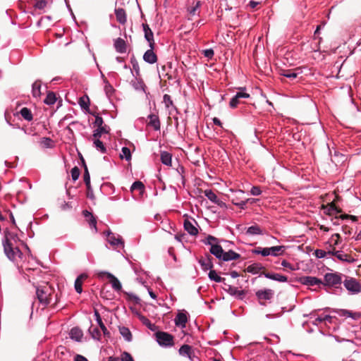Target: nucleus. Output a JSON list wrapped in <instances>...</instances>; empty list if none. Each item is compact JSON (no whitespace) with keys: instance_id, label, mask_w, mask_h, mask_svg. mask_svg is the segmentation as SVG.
I'll return each instance as SVG.
<instances>
[{"instance_id":"1","label":"nucleus","mask_w":361,"mask_h":361,"mask_svg":"<svg viewBox=\"0 0 361 361\" xmlns=\"http://www.w3.org/2000/svg\"><path fill=\"white\" fill-rule=\"evenodd\" d=\"M18 240L17 235L6 231L3 240L4 252L6 257L11 261L16 262L18 258H21L23 253L18 246L14 245Z\"/></svg>"},{"instance_id":"2","label":"nucleus","mask_w":361,"mask_h":361,"mask_svg":"<svg viewBox=\"0 0 361 361\" xmlns=\"http://www.w3.org/2000/svg\"><path fill=\"white\" fill-rule=\"evenodd\" d=\"M54 293V288L48 283L39 285L36 288L37 298L44 307L51 304V296Z\"/></svg>"},{"instance_id":"3","label":"nucleus","mask_w":361,"mask_h":361,"mask_svg":"<svg viewBox=\"0 0 361 361\" xmlns=\"http://www.w3.org/2000/svg\"><path fill=\"white\" fill-rule=\"evenodd\" d=\"M156 338L160 345L169 347L174 345L173 336L164 331H157L156 334Z\"/></svg>"},{"instance_id":"4","label":"nucleus","mask_w":361,"mask_h":361,"mask_svg":"<svg viewBox=\"0 0 361 361\" xmlns=\"http://www.w3.org/2000/svg\"><path fill=\"white\" fill-rule=\"evenodd\" d=\"M344 286L353 293L361 292V284L355 279H346L344 281Z\"/></svg>"},{"instance_id":"5","label":"nucleus","mask_w":361,"mask_h":361,"mask_svg":"<svg viewBox=\"0 0 361 361\" xmlns=\"http://www.w3.org/2000/svg\"><path fill=\"white\" fill-rule=\"evenodd\" d=\"M324 281L323 285L336 286L341 283V278L337 274L327 273L324 276Z\"/></svg>"},{"instance_id":"6","label":"nucleus","mask_w":361,"mask_h":361,"mask_svg":"<svg viewBox=\"0 0 361 361\" xmlns=\"http://www.w3.org/2000/svg\"><path fill=\"white\" fill-rule=\"evenodd\" d=\"M256 296L261 305H264L262 300H269L274 296V291L271 289L259 290L256 292Z\"/></svg>"},{"instance_id":"7","label":"nucleus","mask_w":361,"mask_h":361,"mask_svg":"<svg viewBox=\"0 0 361 361\" xmlns=\"http://www.w3.org/2000/svg\"><path fill=\"white\" fill-rule=\"evenodd\" d=\"M250 97V94L245 92H239L231 99L229 106L232 109L236 108L242 102V99Z\"/></svg>"},{"instance_id":"8","label":"nucleus","mask_w":361,"mask_h":361,"mask_svg":"<svg viewBox=\"0 0 361 361\" xmlns=\"http://www.w3.org/2000/svg\"><path fill=\"white\" fill-rule=\"evenodd\" d=\"M145 38L149 44V47L154 49L155 42L154 40V34L147 24H142Z\"/></svg>"},{"instance_id":"9","label":"nucleus","mask_w":361,"mask_h":361,"mask_svg":"<svg viewBox=\"0 0 361 361\" xmlns=\"http://www.w3.org/2000/svg\"><path fill=\"white\" fill-rule=\"evenodd\" d=\"M212 260L213 257L210 255L207 254L204 257L199 259V263L204 270H211L214 267Z\"/></svg>"},{"instance_id":"10","label":"nucleus","mask_w":361,"mask_h":361,"mask_svg":"<svg viewBox=\"0 0 361 361\" xmlns=\"http://www.w3.org/2000/svg\"><path fill=\"white\" fill-rule=\"evenodd\" d=\"M299 281L302 284L310 286L323 284L320 279L314 276H302L300 278Z\"/></svg>"},{"instance_id":"11","label":"nucleus","mask_w":361,"mask_h":361,"mask_svg":"<svg viewBox=\"0 0 361 361\" xmlns=\"http://www.w3.org/2000/svg\"><path fill=\"white\" fill-rule=\"evenodd\" d=\"M101 274H104L107 276L109 280L110 283L111 284L112 288L116 290L120 291L122 288L121 283L118 281V279L114 276L112 274L109 272H103Z\"/></svg>"},{"instance_id":"12","label":"nucleus","mask_w":361,"mask_h":361,"mask_svg":"<svg viewBox=\"0 0 361 361\" xmlns=\"http://www.w3.org/2000/svg\"><path fill=\"white\" fill-rule=\"evenodd\" d=\"M225 286H227V288H226V290L233 296L237 297L238 299H243L244 296L245 295L246 292L243 290H238L237 288L233 287L231 285L225 283Z\"/></svg>"},{"instance_id":"13","label":"nucleus","mask_w":361,"mask_h":361,"mask_svg":"<svg viewBox=\"0 0 361 361\" xmlns=\"http://www.w3.org/2000/svg\"><path fill=\"white\" fill-rule=\"evenodd\" d=\"M245 271L253 274L259 273L262 274V271H266V269L261 263L257 262L249 265Z\"/></svg>"},{"instance_id":"14","label":"nucleus","mask_w":361,"mask_h":361,"mask_svg":"<svg viewBox=\"0 0 361 361\" xmlns=\"http://www.w3.org/2000/svg\"><path fill=\"white\" fill-rule=\"evenodd\" d=\"M262 274L267 279L277 281L279 282H286L288 281L287 276L279 274H271L269 272H267V271H263Z\"/></svg>"},{"instance_id":"15","label":"nucleus","mask_w":361,"mask_h":361,"mask_svg":"<svg viewBox=\"0 0 361 361\" xmlns=\"http://www.w3.org/2000/svg\"><path fill=\"white\" fill-rule=\"evenodd\" d=\"M153 50L154 49L150 48L149 50L146 51L143 55L145 61L151 64L157 61V56Z\"/></svg>"},{"instance_id":"16","label":"nucleus","mask_w":361,"mask_h":361,"mask_svg":"<svg viewBox=\"0 0 361 361\" xmlns=\"http://www.w3.org/2000/svg\"><path fill=\"white\" fill-rule=\"evenodd\" d=\"M107 240L112 245H123V242L122 241V238L120 236L116 237L114 233L111 232L110 231L106 232Z\"/></svg>"},{"instance_id":"17","label":"nucleus","mask_w":361,"mask_h":361,"mask_svg":"<svg viewBox=\"0 0 361 361\" xmlns=\"http://www.w3.org/2000/svg\"><path fill=\"white\" fill-rule=\"evenodd\" d=\"M69 334L71 338L78 342L82 341V338L83 337V332L79 327H73V329H71Z\"/></svg>"},{"instance_id":"18","label":"nucleus","mask_w":361,"mask_h":361,"mask_svg":"<svg viewBox=\"0 0 361 361\" xmlns=\"http://www.w3.org/2000/svg\"><path fill=\"white\" fill-rule=\"evenodd\" d=\"M209 252L219 260L221 259L222 255L224 252L222 247L219 244L212 245V247L209 249Z\"/></svg>"},{"instance_id":"19","label":"nucleus","mask_w":361,"mask_h":361,"mask_svg":"<svg viewBox=\"0 0 361 361\" xmlns=\"http://www.w3.org/2000/svg\"><path fill=\"white\" fill-rule=\"evenodd\" d=\"M148 119H149L148 125L153 127V128L155 130H160L161 124H160V121H159L158 116H157L155 114H150L148 116Z\"/></svg>"},{"instance_id":"20","label":"nucleus","mask_w":361,"mask_h":361,"mask_svg":"<svg viewBox=\"0 0 361 361\" xmlns=\"http://www.w3.org/2000/svg\"><path fill=\"white\" fill-rule=\"evenodd\" d=\"M184 228L188 233L192 235H196L198 233L197 228L192 224V223L189 219H185L184 221Z\"/></svg>"},{"instance_id":"21","label":"nucleus","mask_w":361,"mask_h":361,"mask_svg":"<svg viewBox=\"0 0 361 361\" xmlns=\"http://www.w3.org/2000/svg\"><path fill=\"white\" fill-rule=\"evenodd\" d=\"M174 322L176 326L185 327L186 323L188 322V317L185 313L178 312L174 319Z\"/></svg>"},{"instance_id":"22","label":"nucleus","mask_w":361,"mask_h":361,"mask_svg":"<svg viewBox=\"0 0 361 361\" xmlns=\"http://www.w3.org/2000/svg\"><path fill=\"white\" fill-rule=\"evenodd\" d=\"M240 258V255L234 251L230 250L228 252H224L222 255V258L221 260L224 262H228L231 260H235Z\"/></svg>"},{"instance_id":"23","label":"nucleus","mask_w":361,"mask_h":361,"mask_svg":"<svg viewBox=\"0 0 361 361\" xmlns=\"http://www.w3.org/2000/svg\"><path fill=\"white\" fill-rule=\"evenodd\" d=\"M116 20L121 24H125L127 20L126 13L123 8H116L115 10Z\"/></svg>"},{"instance_id":"24","label":"nucleus","mask_w":361,"mask_h":361,"mask_svg":"<svg viewBox=\"0 0 361 361\" xmlns=\"http://www.w3.org/2000/svg\"><path fill=\"white\" fill-rule=\"evenodd\" d=\"M334 255L341 261L352 263L355 262V259L348 254L343 253L340 251H336Z\"/></svg>"},{"instance_id":"25","label":"nucleus","mask_w":361,"mask_h":361,"mask_svg":"<svg viewBox=\"0 0 361 361\" xmlns=\"http://www.w3.org/2000/svg\"><path fill=\"white\" fill-rule=\"evenodd\" d=\"M41 87H42V81L40 80H37L33 84L32 87V96L35 97H39L41 95Z\"/></svg>"},{"instance_id":"26","label":"nucleus","mask_w":361,"mask_h":361,"mask_svg":"<svg viewBox=\"0 0 361 361\" xmlns=\"http://www.w3.org/2000/svg\"><path fill=\"white\" fill-rule=\"evenodd\" d=\"M116 50L119 53H125L126 51V42L121 38H118L114 43Z\"/></svg>"},{"instance_id":"27","label":"nucleus","mask_w":361,"mask_h":361,"mask_svg":"<svg viewBox=\"0 0 361 361\" xmlns=\"http://www.w3.org/2000/svg\"><path fill=\"white\" fill-rule=\"evenodd\" d=\"M94 315L96 317V319H97V322L99 327L101 328V329L103 331L104 335L106 336H110V333L107 330V329L105 326V325L104 324V323H103V322L102 320V318L100 317V314H99V313L97 310L94 312Z\"/></svg>"},{"instance_id":"28","label":"nucleus","mask_w":361,"mask_h":361,"mask_svg":"<svg viewBox=\"0 0 361 361\" xmlns=\"http://www.w3.org/2000/svg\"><path fill=\"white\" fill-rule=\"evenodd\" d=\"M337 313L338 314L339 316L349 317H352L355 319H358L360 317V313L352 312L347 310H339L337 311Z\"/></svg>"},{"instance_id":"29","label":"nucleus","mask_w":361,"mask_h":361,"mask_svg":"<svg viewBox=\"0 0 361 361\" xmlns=\"http://www.w3.org/2000/svg\"><path fill=\"white\" fill-rule=\"evenodd\" d=\"M109 128L104 125V126L97 127V128L94 131L93 137H100L102 134L103 133H109Z\"/></svg>"},{"instance_id":"30","label":"nucleus","mask_w":361,"mask_h":361,"mask_svg":"<svg viewBox=\"0 0 361 361\" xmlns=\"http://www.w3.org/2000/svg\"><path fill=\"white\" fill-rule=\"evenodd\" d=\"M20 114L22 117L27 121H30L33 118L31 111L27 107L22 108L20 111Z\"/></svg>"},{"instance_id":"31","label":"nucleus","mask_w":361,"mask_h":361,"mask_svg":"<svg viewBox=\"0 0 361 361\" xmlns=\"http://www.w3.org/2000/svg\"><path fill=\"white\" fill-rule=\"evenodd\" d=\"M83 214L85 218L87 219V221H89L90 225L91 226H93L95 228V230H97V221L94 216L92 215V214L87 210L83 211Z\"/></svg>"},{"instance_id":"32","label":"nucleus","mask_w":361,"mask_h":361,"mask_svg":"<svg viewBox=\"0 0 361 361\" xmlns=\"http://www.w3.org/2000/svg\"><path fill=\"white\" fill-rule=\"evenodd\" d=\"M135 190H139L141 195L144 193L145 185L142 183V182L137 180L133 183L130 187V190L131 192H133Z\"/></svg>"},{"instance_id":"33","label":"nucleus","mask_w":361,"mask_h":361,"mask_svg":"<svg viewBox=\"0 0 361 361\" xmlns=\"http://www.w3.org/2000/svg\"><path fill=\"white\" fill-rule=\"evenodd\" d=\"M209 278L211 280L214 281L215 282L224 283V284L226 283H225L226 279L224 278H222V277L218 276L216 271L213 270L212 269L210 270V271L209 273Z\"/></svg>"},{"instance_id":"34","label":"nucleus","mask_w":361,"mask_h":361,"mask_svg":"<svg viewBox=\"0 0 361 361\" xmlns=\"http://www.w3.org/2000/svg\"><path fill=\"white\" fill-rule=\"evenodd\" d=\"M298 69L295 70H281V75H283L286 78H288L290 79H294L298 76L297 73Z\"/></svg>"},{"instance_id":"35","label":"nucleus","mask_w":361,"mask_h":361,"mask_svg":"<svg viewBox=\"0 0 361 361\" xmlns=\"http://www.w3.org/2000/svg\"><path fill=\"white\" fill-rule=\"evenodd\" d=\"M161 161L164 164L170 166L171 164V154L167 152H162L161 153Z\"/></svg>"},{"instance_id":"36","label":"nucleus","mask_w":361,"mask_h":361,"mask_svg":"<svg viewBox=\"0 0 361 361\" xmlns=\"http://www.w3.org/2000/svg\"><path fill=\"white\" fill-rule=\"evenodd\" d=\"M119 331L126 341H130L132 340V334L128 328L126 326L119 327Z\"/></svg>"},{"instance_id":"37","label":"nucleus","mask_w":361,"mask_h":361,"mask_svg":"<svg viewBox=\"0 0 361 361\" xmlns=\"http://www.w3.org/2000/svg\"><path fill=\"white\" fill-rule=\"evenodd\" d=\"M192 351V347L187 344L183 345L178 350L180 355L186 357L190 356V353H191Z\"/></svg>"},{"instance_id":"38","label":"nucleus","mask_w":361,"mask_h":361,"mask_svg":"<svg viewBox=\"0 0 361 361\" xmlns=\"http://www.w3.org/2000/svg\"><path fill=\"white\" fill-rule=\"evenodd\" d=\"M246 233L248 235H259V234L262 233V231L259 226L254 225V226H250L247 228Z\"/></svg>"},{"instance_id":"39","label":"nucleus","mask_w":361,"mask_h":361,"mask_svg":"<svg viewBox=\"0 0 361 361\" xmlns=\"http://www.w3.org/2000/svg\"><path fill=\"white\" fill-rule=\"evenodd\" d=\"M56 101V94L53 92H48L47 97L44 99V103L48 105L54 104Z\"/></svg>"},{"instance_id":"40","label":"nucleus","mask_w":361,"mask_h":361,"mask_svg":"<svg viewBox=\"0 0 361 361\" xmlns=\"http://www.w3.org/2000/svg\"><path fill=\"white\" fill-rule=\"evenodd\" d=\"M271 255L273 256H279L284 252L285 247L284 246H274L269 247Z\"/></svg>"},{"instance_id":"41","label":"nucleus","mask_w":361,"mask_h":361,"mask_svg":"<svg viewBox=\"0 0 361 361\" xmlns=\"http://www.w3.org/2000/svg\"><path fill=\"white\" fill-rule=\"evenodd\" d=\"M94 145L101 152L105 153L106 152L105 146L99 137H94Z\"/></svg>"},{"instance_id":"42","label":"nucleus","mask_w":361,"mask_h":361,"mask_svg":"<svg viewBox=\"0 0 361 361\" xmlns=\"http://www.w3.org/2000/svg\"><path fill=\"white\" fill-rule=\"evenodd\" d=\"M79 104L85 110L89 109L90 99L87 96L82 97L79 99Z\"/></svg>"},{"instance_id":"43","label":"nucleus","mask_w":361,"mask_h":361,"mask_svg":"<svg viewBox=\"0 0 361 361\" xmlns=\"http://www.w3.org/2000/svg\"><path fill=\"white\" fill-rule=\"evenodd\" d=\"M89 332L94 339H100L101 333L97 327L91 326L90 328L89 329Z\"/></svg>"},{"instance_id":"44","label":"nucleus","mask_w":361,"mask_h":361,"mask_svg":"<svg viewBox=\"0 0 361 361\" xmlns=\"http://www.w3.org/2000/svg\"><path fill=\"white\" fill-rule=\"evenodd\" d=\"M204 194L212 202H217L218 197L212 190H204Z\"/></svg>"},{"instance_id":"45","label":"nucleus","mask_w":361,"mask_h":361,"mask_svg":"<svg viewBox=\"0 0 361 361\" xmlns=\"http://www.w3.org/2000/svg\"><path fill=\"white\" fill-rule=\"evenodd\" d=\"M122 154H120V158L123 159V158L126 159L127 161H130L131 159V152L128 147H123L122 148Z\"/></svg>"},{"instance_id":"46","label":"nucleus","mask_w":361,"mask_h":361,"mask_svg":"<svg viewBox=\"0 0 361 361\" xmlns=\"http://www.w3.org/2000/svg\"><path fill=\"white\" fill-rule=\"evenodd\" d=\"M49 1L50 0H36L34 4V7L40 10L44 9Z\"/></svg>"},{"instance_id":"47","label":"nucleus","mask_w":361,"mask_h":361,"mask_svg":"<svg viewBox=\"0 0 361 361\" xmlns=\"http://www.w3.org/2000/svg\"><path fill=\"white\" fill-rule=\"evenodd\" d=\"M104 82H105L104 91H105L106 95L109 97H110L112 96V94L114 92V89L113 86L106 80H104Z\"/></svg>"},{"instance_id":"48","label":"nucleus","mask_w":361,"mask_h":361,"mask_svg":"<svg viewBox=\"0 0 361 361\" xmlns=\"http://www.w3.org/2000/svg\"><path fill=\"white\" fill-rule=\"evenodd\" d=\"M204 243L207 245H209L212 247V245L219 244V240L214 236L209 235L204 240Z\"/></svg>"},{"instance_id":"49","label":"nucleus","mask_w":361,"mask_h":361,"mask_svg":"<svg viewBox=\"0 0 361 361\" xmlns=\"http://www.w3.org/2000/svg\"><path fill=\"white\" fill-rule=\"evenodd\" d=\"M323 208H327L329 207L332 210L335 211L336 213L340 214L342 212V209L340 207H336L335 200H333L331 203L328 204L327 205L322 206Z\"/></svg>"},{"instance_id":"50","label":"nucleus","mask_w":361,"mask_h":361,"mask_svg":"<svg viewBox=\"0 0 361 361\" xmlns=\"http://www.w3.org/2000/svg\"><path fill=\"white\" fill-rule=\"evenodd\" d=\"M71 173L73 180H76L78 179L80 172V169L77 166L73 167L71 169Z\"/></svg>"},{"instance_id":"51","label":"nucleus","mask_w":361,"mask_h":361,"mask_svg":"<svg viewBox=\"0 0 361 361\" xmlns=\"http://www.w3.org/2000/svg\"><path fill=\"white\" fill-rule=\"evenodd\" d=\"M121 361H134L132 355L128 352H123L121 357Z\"/></svg>"},{"instance_id":"52","label":"nucleus","mask_w":361,"mask_h":361,"mask_svg":"<svg viewBox=\"0 0 361 361\" xmlns=\"http://www.w3.org/2000/svg\"><path fill=\"white\" fill-rule=\"evenodd\" d=\"M164 102L165 104L166 107L169 108L170 106L173 105V101L169 94H164Z\"/></svg>"},{"instance_id":"53","label":"nucleus","mask_w":361,"mask_h":361,"mask_svg":"<svg viewBox=\"0 0 361 361\" xmlns=\"http://www.w3.org/2000/svg\"><path fill=\"white\" fill-rule=\"evenodd\" d=\"M131 63L133 65V70L135 71L136 74L138 75L139 73H140V68H139L137 61H136V59L134 57H133L131 59Z\"/></svg>"},{"instance_id":"54","label":"nucleus","mask_w":361,"mask_h":361,"mask_svg":"<svg viewBox=\"0 0 361 361\" xmlns=\"http://www.w3.org/2000/svg\"><path fill=\"white\" fill-rule=\"evenodd\" d=\"M82 283L80 281V279H75V289L77 293H81L82 291Z\"/></svg>"},{"instance_id":"55","label":"nucleus","mask_w":361,"mask_h":361,"mask_svg":"<svg viewBox=\"0 0 361 361\" xmlns=\"http://www.w3.org/2000/svg\"><path fill=\"white\" fill-rule=\"evenodd\" d=\"M94 124L97 127L104 126V125H103L104 124L103 118L101 116H99V115H97L95 116V121H94Z\"/></svg>"},{"instance_id":"56","label":"nucleus","mask_w":361,"mask_h":361,"mask_svg":"<svg viewBox=\"0 0 361 361\" xmlns=\"http://www.w3.org/2000/svg\"><path fill=\"white\" fill-rule=\"evenodd\" d=\"M83 178H84V182H85V185H88L89 181H90V176L87 167H85V170L84 171V175H83Z\"/></svg>"},{"instance_id":"57","label":"nucleus","mask_w":361,"mask_h":361,"mask_svg":"<svg viewBox=\"0 0 361 361\" xmlns=\"http://www.w3.org/2000/svg\"><path fill=\"white\" fill-rule=\"evenodd\" d=\"M314 255L317 258H323L326 255V252L322 250L317 249L314 251Z\"/></svg>"},{"instance_id":"58","label":"nucleus","mask_w":361,"mask_h":361,"mask_svg":"<svg viewBox=\"0 0 361 361\" xmlns=\"http://www.w3.org/2000/svg\"><path fill=\"white\" fill-rule=\"evenodd\" d=\"M250 192L252 195H259L262 193V190L259 186H253L251 188Z\"/></svg>"},{"instance_id":"59","label":"nucleus","mask_w":361,"mask_h":361,"mask_svg":"<svg viewBox=\"0 0 361 361\" xmlns=\"http://www.w3.org/2000/svg\"><path fill=\"white\" fill-rule=\"evenodd\" d=\"M204 56L209 59H212L214 54V50L212 49H205L203 51Z\"/></svg>"},{"instance_id":"60","label":"nucleus","mask_w":361,"mask_h":361,"mask_svg":"<svg viewBox=\"0 0 361 361\" xmlns=\"http://www.w3.org/2000/svg\"><path fill=\"white\" fill-rule=\"evenodd\" d=\"M317 320L319 321V322H331V320H332V317L329 316V315H326L324 316L323 318L322 317H318L317 318Z\"/></svg>"},{"instance_id":"61","label":"nucleus","mask_w":361,"mask_h":361,"mask_svg":"<svg viewBox=\"0 0 361 361\" xmlns=\"http://www.w3.org/2000/svg\"><path fill=\"white\" fill-rule=\"evenodd\" d=\"M232 202L236 206H238L240 209H245L246 204V201L235 202V200H233Z\"/></svg>"},{"instance_id":"62","label":"nucleus","mask_w":361,"mask_h":361,"mask_svg":"<svg viewBox=\"0 0 361 361\" xmlns=\"http://www.w3.org/2000/svg\"><path fill=\"white\" fill-rule=\"evenodd\" d=\"M260 254L264 257L269 255L271 254L269 247L262 248Z\"/></svg>"},{"instance_id":"63","label":"nucleus","mask_w":361,"mask_h":361,"mask_svg":"<svg viewBox=\"0 0 361 361\" xmlns=\"http://www.w3.org/2000/svg\"><path fill=\"white\" fill-rule=\"evenodd\" d=\"M281 265L283 267L288 268L291 270H294V268L293 267V266L289 262H288L286 260H283L281 262Z\"/></svg>"},{"instance_id":"64","label":"nucleus","mask_w":361,"mask_h":361,"mask_svg":"<svg viewBox=\"0 0 361 361\" xmlns=\"http://www.w3.org/2000/svg\"><path fill=\"white\" fill-rule=\"evenodd\" d=\"M74 361H88V360L81 355H76Z\"/></svg>"}]
</instances>
